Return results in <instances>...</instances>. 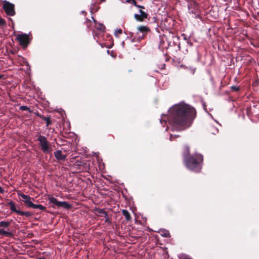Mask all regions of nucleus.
Masks as SVG:
<instances>
[{
	"label": "nucleus",
	"instance_id": "1",
	"mask_svg": "<svg viewBox=\"0 0 259 259\" xmlns=\"http://www.w3.org/2000/svg\"><path fill=\"white\" fill-rule=\"evenodd\" d=\"M195 109L188 104L181 103L175 104L168 110V114H162L160 122L165 131H180L189 127L195 118Z\"/></svg>",
	"mask_w": 259,
	"mask_h": 259
},
{
	"label": "nucleus",
	"instance_id": "2",
	"mask_svg": "<svg viewBox=\"0 0 259 259\" xmlns=\"http://www.w3.org/2000/svg\"><path fill=\"white\" fill-rule=\"evenodd\" d=\"M189 154V147L185 146V152L183 153L184 162L185 166L192 171L199 172L202 168L203 156L197 153L190 156Z\"/></svg>",
	"mask_w": 259,
	"mask_h": 259
},
{
	"label": "nucleus",
	"instance_id": "3",
	"mask_svg": "<svg viewBox=\"0 0 259 259\" xmlns=\"http://www.w3.org/2000/svg\"><path fill=\"white\" fill-rule=\"evenodd\" d=\"M92 18L93 22H91L90 21H89V22L91 23L92 25H94L95 29L93 30L92 33L94 39L96 40L97 42H98L99 40L98 38L99 37L98 35L100 34V33H102L104 31L105 27L102 24L97 23L96 20H95L93 17Z\"/></svg>",
	"mask_w": 259,
	"mask_h": 259
},
{
	"label": "nucleus",
	"instance_id": "4",
	"mask_svg": "<svg viewBox=\"0 0 259 259\" xmlns=\"http://www.w3.org/2000/svg\"><path fill=\"white\" fill-rule=\"evenodd\" d=\"M78 142L77 137L74 132L66 133V145L68 143L71 145V149H76L77 148L76 145Z\"/></svg>",
	"mask_w": 259,
	"mask_h": 259
},
{
	"label": "nucleus",
	"instance_id": "5",
	"mask_svg": "<svg viewBox=\"0 0 259 259\" xmlns=\"http://www.w3.org/2000/svg\"><path fill=\"white\" fill-rule=\"evenodd\" d=\"M3 8L7 15L13 16L15 15V5L7 1L3 2Z\"/></svg>",
	"mask_w": 259,
	"mask_h": 259
},
{
	"label": "nucleus",
	"instance_id": "6",
	"mask_svg": "<svg viewBox=\"0 0 259 259\" xmlns=\"http://www.w3.org/2000/svg\"><path fill=\"white\" fill-rule=\"evenodd\" d=\"M37 141L39 142V145L42 151L44 153L49 152L50 149L49 143L47 138L44 136L40 135L37 139Z\"/></svg>",
	"mask_w": 259,
	"mask_h": 259
},
{
	"label": "nucleus",
	"instance_id": "7",
	"mask_svg": "<svg viewBox=\"0 0 259 259\" xmlns=\"http://www.w3.org/2000/svg\"><path fill=\"white\" fill-rule=\"evenodd\" d=\"M10 225V222L6 221L0 222V227L3 228H0V235L4 236L5 237H11L13 234L11 232L7 231L4 230V229H7Z\"/></svg>",
	"mask_w": 259,
	"mask_h": 259
},
{
	"label": "nucleus",
	"instance_id": "8",
	"mask_svg": "<svg viewBox=\"0 0 259 259\" xmlns=\"http://www.w3.org/2000/svg\"><path fill=\"white\" fill-rule=\"evenodd\" d=\"M17 40L19 41V44L23 48H26L30 43L29 40V35L26 33L18 34L17 36Z\"/></svg>",
	"mask_w": 259,
	"mask_h": 259
},
{
	"label": "nucleus",
	"instance_id": "9",
	"mask_svg": "<svg viewBox=\"0 0 259 259\" xmlns=\"http://www.w3.org/2000/svg\"><path fill=\"white\" fill-rule=\"evenodd\" d=\"M49 201L54 205V207L65 208V201H59L54 197H49Z\"/></svg>",
	"mask_w": 259,
	"mask_h": 259
},
{
	"label": "nucleus",
	"instance_id": "10",
	"mask_svg": "<svg viewBox=\"0 0 259 259\" xmlns=\"http://www.w3.org/2000/svg\"><path fill=\"white\" fill-rule=\"evenodd\" d=\"M139 14H135L134 15V18L135 19L139 21H142L144 19H146L148 16V14L146 12L140 9L139 10Z\"/></svg>",
	"mask_w": 259,
	"mask_h": 259
},
{
	"label": "nucleus",
	"instance_id": "11",
	"mask_svg": "<svg viewBox=\"0 0 259 259\" xmlns=\"http://www.w3.org/2000/svg\"><path fill=\"white\" fill-rule=\"evenodd\" d=\"M95 210L96 211V214L100 217H106L107 212L104 209L99 208H95Z\"/></svg>",
	"mask_w": 259,
	"mask_h": 259
},
{
	"label": "nucleus",
	"instance_id": "12",
	"mask_svg": "<svg viewBox=\"0 0 259 259\" xmlns=\"http://www.w3.org/2000/svg\"><path fill=\"white\" fill-rule=\"evenodd\" d=\"M54 155L58 160L65 159V155L62 154L61 150H57L54 152Z\"/></svg>",
	"mask_w": 259,
	"mask_h": 259
},
{
	"label": "nucleus",
	"instance_id": "13",
	"mask_svg": "<svg viewBox=\"0 0 259 259\" xmlns=\"http://www.w3.org/2000/svg\"><path fill=\"white\" fill-rule=\"evenodd\" d=\"M8 205L10 206V209L16 213H17L18 214V211H20V210H18L16 208L15 203L14 202L11 201L8 203Z\"/></svg>",
	"mask_w": 259,
	"mask_h": 259
},
{
	"label": "nucleus",
	"instance_id": "14",
	"mask_svg": "<svg viewBox=\"0 0 259 259\" xmlns=\"http://www.w3.org/2000/svg\"><path fill=\"white\" fill-rule=\"evenodd\" d=\"M21 200L23 201L24 203H26L29 200L31 199V198L29 196L24 194L21 193L19 194Z\"/></svg>",
	"mask_w": 259,
	"mask_h": 259
},
{
	"label": "nucleus",
	"instance_id": "15",
	"mask_svg": "<svg viewBox=\"0 0 259 259\" xmlns=\"http://www.w3.org/2000/svg\"><path fill=\"white\" fill-rule=\"evenodd\" d=\"M138 30L142 33V36H140L142 38L144 36V34L148 31V28L145 26H140L138 27Z\"/></svg>",
	"mask_w": 259,
	"mask_h": 259
},
{
	"label": "nucleus",
	"instance_id": "16",
	"mask_svg": "<svg viewBox=\"0 0 259 259\" xmlns=\"http://www.w3.org/2000/svg\"><path fill=\"white\" fill-rule=\"evenodd\" d=\"M158 232L160 234V235L164 237H170L169 233L168 231L165 229H160Z\"/></svg>",
	"mask_w": 259,
	"mask_h": 259
},
{
	"label": "nucleus",
	"instance_id": "17",
	"mask_svg": "<svg viewBox=\"0 0 259 259\" xmlns=\"http://www.w3.org/2000/svg\"><path fill=\"white\" fill-rule=\"evenodd\" d=\"M122 213L125 217V218L127 221H129L131 220V215L127 210L123 209L122 210Z\"/></svg>",
	"mask_w": 259,
	"mask_h": 259
},
{
	"label": "nucleus",
	"instance_id": "18",
	"mask_svg": "<svg viewBox=\"0 0 259 259\" xmlns=\"http://www.w3.org/2000/svg\"><path fill=\"white\" fill-rule=\"evenodd\" d=\"M97 4H94V3H92L91 6L90 7V12L92 14L94 12H96L99 9V7L96 6Z\"/></svg>",
	"mask_w": 259,
	"mask_h": 259
},
{
	"label": "nucleus",
	"instance_id": "19",
	"mask_svg": "<svg viewBox=\"0 0 259 259\" xmlns=\"http://www.w3.org/2000/svg\"><path fill=\"white\" fill-rule=\"evenodd\" d=\"M18 214L23 216H25L26 217H30L32 215V213L29 211H22L21 210L18 211Z\"/></svg>",
	"mask_w": 259,
	"mask_h": 259
},
{
	"label": "nucleus",
	"instance_id": "20",
	"mask_svg": "<svg viewBox=\"0 0 259 259\" xmlns=\"http://www.w3.org/2000/svg\"><path fill=\"white\" fill-rule=\"evenodd\" d=\"M32 208L34 209H38L40 210H45L46 209V207L41 204H34V206Z\"/></svg>",
	"mask_w": 259,
	"mask_h": 259
},
{
	"label": "nucleus",
	"instance_id": "21",
	"mask_svg": "<svg viewBox=\"0 0 259 259\" xmlns=\"http://www.w3.org/2000/svg\"><path fill=\"white\" fill-rule=\"evenodd\" d=\"M42 119L46 122L47 126H49L51 124V121L49 117L42 116Z\"/></svg>",
	"mask_w": 259,
	"mask_h": 259
},
{
	"label": "nucleus",
	"instance_id": "22",
	"mask_svg": "<svg viewBox=\"0 0 259 259\" xmlns=\"http://www.w3.org/2000/svg\"><path fill=\"white\" fill-rule=\"evenodd\" d=\"M122 32V30L121 29H117L115 30L114 35L116 37H118Z\"/></svg>",
	"mask_w": 259,
	"mask_h": 259
},
{
	"label": "nucleus",
	"instance_id": "23",
	"mask_svg": "<svg viewBox=\"0 0 259 259\" xmlns=\"http://www.w3.org/2000/svg\"><path fill=\"white\" fill-rule=\"evenodd\" d=\"M26 205L28 207L33 208L34 203L31 201V199L29 200L26 203H25Z\"/></svg>",
	"mask_w": 259,
	"mask_h": 259
},
{
	"label": "nucleus",
	"instance_id": "24",
	"mask_svg": "<svg viewBox=\"0 0 259 259\" xmlns=\"http://www.w3.org/2000/svg\"><path fill=\"white\" fill-rule=\"evenodd\" d=\"M0 26L3 27L6 26V22L4 19L0 17Z\"/></svg>",
	"mask_w": 259,
	"mask_h": 259
},
{
	"label": "nucleus",
	"instance_id": "25",
	"mask_svg": "<svg viewBox=\"0 0 259 259\" xmlns=\"http://www.w3.org/2000/svg\"><path fill=\"white\" fill-rule=\"evenodd\" d=\"M84 163L81 161H79L78 159L76 160V162L75 164V165L79 166V169H81V166H83L84 165Z\"/></svg>",
	"mask_w": 259,
	"mask_h": 259
},
{
	"label": "nucleus",
	"instance_id": "26",
	"mask_svg": "<svg viewBox=\"0 0 259 259\" xmlns=\"http://www.w3.org/2000/svg\"><path fill=\"white\" fill-rule=\"evenodd\" d=\"M20 109L22 111H29V112H31L29 108L26 106H22L20 107Z\"/></svg>",
	"mask_w": 259,
	"mask_h": 259
},
{
	"label": "nucleus",
	"instance_id": "27",
	"mask_svg": "<svg viewBox=\"0 0 259 259\" xmlns=\"http://www.w3.org/2000/svg\"><path fill=\"white\" fill-rule=\"evenodd\" d=\"M186 68H187L188 69V70L190 71V72L192 74H194L195 72V71H196V68H193V67H186Z\"/></svg>",
	"mask_w": 259,
	"mask_h": 259
},
{
	"label": "nucleus",
	"instance_id": "28",
	"mask_svg": "<svg viewBox=\"0 0 259 259\" xmlns=\"http://www.w3.org/2000/svg\"><path fill=\"white\" fill-rule=\"evenodd\" d=\"M179 136V135H178L170 134L169 136V140L170 141H172L173 138L178 137Z\"/></svg>",
	"mask_w": 259,
	"mask_h": 259
},
{
	"label": "nucleus",
	"instance_id": "29",
	"mask_svg": "<svg viewBox=\"0 0 259 259\" xmlns=\"http://www.w3.org/2000/svg\"><path fill=\"white\" fill-rule=\"evenodd\" d=\"M218 129L217 128H212V130H211V132L212 134L215 135L217 133H218Z\"/></svg>",
	"mask_w": 259,
	"mask_h": 259
},
{
	"label": "nucleus",
	"instance_id": "30",
	"mask_svg": "<svg viewBox=\"0 0 259 259\" xmlns=\"http://www.w3.org/2000/svg\"><path fill=\"white\" fill-rule=\"evenodd\" d=\"M104 217L105 218V222L106 223H108L109 224L111 223L110 219L109 217L108 214H107V215H106V217Z\"/></svg>",
	"mask_w": 259,
	"mask_h": 259
},
{
	"label": "nucleus",
	"instance_id": "31",
	"mask_svg": "<svg viewBox=\"0 0 259 259\" xmlns=\"http://www.w3.org/2000/svg\"><path fill=\"white\" fill-rule=\"evenodd\" d=\"M189 13H191V14H194L195 15L194 17H195V18L198 17V15L197 14H195V13L194 12L193 10H191L190 9V7H189Z\"/></svg>",
	"mask_w": 259,
	"mask_h": 259
},
{
	"label": "nucleus",
	"instance_id": "32",
	"mask_svg": "<svg viewBox=\"0 0 259 259\" xmlns=\"http://www.w3.org/2000/svg\"><path fill=\"white\" fill-rule=\"evenodd\" d=\"M231 89L234 91H237L239 90V88L237 86H232L231 87Z\"/></svg>",
	"mask_w": 259,
	"mask_h": 259
},
{
	"label": "nucleus",
	"instance_id": "33",
	"mask_svg": "<svg viewBox=\"0 0 259 259\" xmlns=\"http://www.w3.org/2000/svg\"><path fill=\"white\" fill-rule=\"evenodd\" d=\"M134 5L138 8H140V9H145V7L144 6L137 5L136 2V5Z\"/></svg>",
	"mask_w": 259,
	"mask_h": 259
},
{
	"label": "nucleus",
	"instance_id": "34",
	"mask_svg": "<svg viewBox=\"0 0 259 259\" xmlns=\"http://www.w3.org/2000/svg\"><path fill=\"white\" fill-rule=\"evenodd\" d=\"M5 192L4 190L0 186V193L4 194Z\"/></svg>",
	"mask_w": 259,
	"mask_h": 259
},
{
	"label": "nucleus",
	"instance_id": "35",
	"mask_svg": "<svg viewBox=\"0 0 259 259\" xmlns=\"http://www.w3.org/2000/svg\"><path fill=\"white\" fill-rule=\"evenodd\" d=\"M70 207V205L66 202V209L69 208Z\"/></svg>",
	"mask_w": 259,
	"mask_h": 259
},
{
	"label": "nucleus",
	"instance_id": "36",
	"mask_svg": "<svg viewBox=\"0 0 259 259\" xmlns=\"http://www.w3.org/2000/svg\"><path fill=\"white\" fill-rule=\"evenodd\" d=\"M187 43L189 45H190V46H192V43L190 41H189V40H188L187 41Z\"/></svg>",
	"mask_w": 259,
	"mask_h": 259
},
{
	"label": "nucleus",
	"instance_id": "37",
	"mask_svg": "<svg viewBox=\"0 0 259 259\" xmlns=\"http://www.w3.org/2000/svg\"><path fill=\"white\" fill-rule=\"evenodd\" d=\"M36 115H37V116H38V117H40L41 119H42V116H44V115H40V114H39V113L36 114Z\"/></svg>",
	"mask_w": 259,
	"mask_h": 259
},
{
	"label": "nucleus",
	"instance_id": "38",
	"mask_svg": "<svg viewBox=\"0 0 259 259\" xmlns=\"http://www.w3.org/2000/svg\"><path fill=\"white\" fill-rule=\"evenodd\" d=\"M121 45L122 47L123 48H124V45H125L124 41H123L121 42Z\"/></svg>",
	"mask_w": 259,
	"mask_h": 259
},
{
	"label": "nucleus",
	"instance_id": "39",
	"mask_svg": "<svg viewBox=\"0 0 259 259\" xmlns=\"http://www.w3.org/2000/svg\"><path fill=\"white\" fill-rule=\"evenodd\" d=\"M184 39L185 40H186V41H187L188 40H189V39H188V38L186 36H185V35H184Z\"/></svg>",
	"mask_w": 259,
	"mask_h": 259
},
{
	"label": "nucleus",
	"instance_id": "40",
	"mask_svg": "<svg viewBox=\"0 0 259 259\" xmlns=\"http://www.w3.org/2000/svg\"><path fill=\"white\" fill-rule=\"evenodd\" d=\"M35 259H45V258L43 257H38V258H35Z\"/></svg>",
	"mask_w": 259,
	"mask_h": 259
},
{
	"label": "nucleus",
	"instance_id": "41",
	"mask_svg": "<svg viewBox=\"0 0 259 259\" xmlns=\"http://www.w3.org/2000/svg\"><path fill=\"white\" fill-rule=\"evenodd\" d=\"M3 78V75L0 74V79Z\"/></svg>",
	"mask_w": 259,
	"mask_h": 259
},
{
	"label": "nucleus",
	"instance_id": "42",
	"mask_svg": "<svg viewBox=\"0 0 259 259\" xmlns=\"http://www.w3.org/2000/svg\"><path fill=\"white\" fill-rule=\"evenodd\" d=\"M132 42H134V38L132 39L131 40Z\"/></svg>",
	"mask_w": 259,
	"mask_h": 259
},
{
	"label": "nucleus",
	"instance_id": "43",
	"mask_svg": "<svg viewBox=\"0 0 259 259\" xmlns=\"http://www.w3.org/2000/svg\"><path fill=\"white\" fill-rule=\"evenodd\" d=\"M67 122H68L69 125H70V122L69 121H66V123H67Z\"/></svg>",
	"mask_w": 259,
	"mask_h": 259
},
{
	"label": "nucleus",
	"instance_id": "44",
	"mask_svg": "<svg viewBox=\"0 0 259 259\" xmlns=\"http://www.w3.org/2000/svg\"><path fill=\"white\" fill-rule=\"evenodd\" d=\"M129 39V36H127L126 37V39Z\"/></svg>",
	"mask_w": 259,
	"mask_h": 259
},
{
	"label": "nucleus",
	"instance_id": "45",
	"mask_svg": "<svg viewBox=\"0 0 259 259\" xmlns=\"http://www.w3.org/2000/svg\"><path fill=\"white\" fill-rule=\"evenodd\" d=\"M62 128H63V130H65V127L64 126H63Z\"/></svg>",
	"mask_w": 259,
	"mask_h": 259
},
{
	"label": "nucleus",
	"instance_id": "46",
	"mask_svg": "<svg viewBox=\"0 0 259 259\" xmlns=\"http://www.w3.org/2000/svg\"><path fill=\"white\" fill-rule=\"evenodd\" d=\"M81 13H85V12H84V11H82Z\"/></svg>",
	"mask_w": 259,
	"mask_h": 259
}]
</instances>
